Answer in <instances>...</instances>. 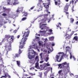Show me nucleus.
Returning a JSON list of instances; mask_svg holds the SVG:
<instances>
[{"mask_svg":"<svg viewBox=\"0 0 78 78\" xmlns=\"http://www.w3.org/2000/svg\"><path fill=\"white\" fill-rule=\"evenodd\" d=\"M33 44L32 45H30L28 48V58L30 59H32L33 58H34L35 56L34 55L36 54V52L34 51V50H33V48H34L35 47L36 48L37 50H38V51H40L39 49L40 48L37 46V44L36 43L34 44V42H32Z\"/></svg>","mask_w":78,"mask_h":78,"instance_id":"obj_1","label":"nucleus"},{"mask_svg":"<svg viewBox=\"0 0 78 78\" xmlns=\"http://www.w3.org/2000/svg\"><path fill=\"white\" fill-rule=\"evenodd\" d=\"M27 31V30H26L24 32L23 31L22 32L23 34V37H24L22 38L21 41V43L23 42V44H24L23 43H25V42H26V41L27 40V38L28 37V36H29L30 32L29 31Z\"/></svg>","mask_w":78,"mask_h":78,"instance_id":"obj_2","label":"nucleus"},{"mask_svg":"<svg viewBox=\"0 0 78 78\" xmlns=\"http://www.w3.org/2000/svg\"><path fill=\"white\" fill-rule=\"evenodd\" d=\"M47 20V18H44L43 19H42V21H43L42 22H41L40 23V28H41V30H45V29H46V30H48L49 29V27H47L45 25H46L47 24H44L45 22Z\"/></svg>","mask_w":78,"mask_h":78,"instance_id":"obj_3","label":"nucleus"},{"mask_svg":"<svg viewBox=\"0 0 78 78\" xmlns=\"http://www.w3.org/2000/svg\"><path fill=\"white\" fill-rule=\"evenodd\" d=\"M11 0H7V5H16L19 4V2L18 0H14L12 2H10Z\"/></svg>","mask_w":78,"mask_h":78,"instance_id":"obj_4","label":"nucleus"},{"mask_svg":"<svg viewBox=\"0 0 78 78\" xmlns=\"http://www.w3.org/2000/svg\"><path fill=\"white\" fill-rule=\"evenodd\" d=\"M9 44H7V45H6L5 46V47L6 48V47H8V50L7 51V53H8V51H10V50H11V43L12 42V41L10 39H9L8 41Z\"/></svg>","mask_w":78,"mask_h":78,"instance_id":"obj_5","label":"nucleus"},{"mask_svg":"<svg viewBox=\"0 0 78 78\" xmlns=\"http://www.w3.org/2000/svg\"><path fill=\"white\" fill-rule=\"evenodd\" d=\"M35 59L36 61H37V62L35 64V67L37 68V69H40V67H39V63H38V62L39 60L38 58V56H37L35 57Z\"/></svg>","mask_w":78,"mask_h":78,"instance_id":"obj_6","label":"nucleus"},{"mask_svg":"<svg viewBox=\"0 0 78 78\" xmlns=\"http://www.w3.org/2000/svg\"><path fill=\"white\" fill-rule=\"evenodd\" d=\"M63 71H64L65 72H66L67 73L68 72H69V70L70 69L69 65H67L66 66L63 67Z\"/></svg>","mask_w":78,"mask_h":78,"instance_id":"obj_7","label":"nucleus"},{"mask_svg":"<svg viewBox=\"0 0 78 78\" xmlns=\"http://www.w3.org/2000/svg\"><path fill=\"white\" fill-rule=\"evenodd\" d=\"M4 74L5 75L4 76H2V77H1L0 78H6V77H7V76H8V78H11V76H9L8 75V73H6V72H8V71L5 70V71H4Z\"/></svg>","mask_w":78,"mask_h":78,"instance_id":"obj_8","label":"nucleus"},{"mask_svg":"<svg viewBox=\"0 0 78 78\" xmlns=\"http://www.w3.org/2000/svg\"><path fill=\"white\" fill-rule=\"evenodd\" d=\"M60 56H61L60 55H56V57H55V59L57 60V62H61V61L62 60V56H61L60 57Z\"/></svg>","mask_w":78,"mask_h":78,"instance_id":"obj_9","label":"nucleus"},{"mask_svg":"<svg viewBox=\"0 0 78 78\" xmlns=\"http://www.w3.org/2000/svg\"><path fill=\"white\" fill-rule=\"evenodd\" d=\"M49 63L48 62L47 63H44L42 65H40V67H43L44 69H45V67H47L48 66H50V65L49 64Z\"/></svg>","mask_w":78,"mask_h":78,"instance_id":"obj_10","label":"nucleus"},{"mask_svg":"<svg viewBox=\"0 0 78 78\" xmlns=\"http://www.w3.org/2000/svg\"><path fill=\"white\" fill-rule=\"evenodd\" d=\"M23 7H18L17 10L16 11L17 14H19V13H20V12H22V11H23Z\"/></svg>","mask_w":78,"mask_h":78,"instance_id":"obj_11","label":"nucleus"},{"mask_svg":"<svg viewBox=\"0 0 78 78\" xmlns=\"http://www.w3.org/2000/svg\"><path fill=\"white\" fill-rule=\"evenodd\" d=\"M9 37V35H5V38L4 39H3V40L2 41V42H4L5 41V40H8Z\"/></svg>","mask_w":78,"mask_h":78,"instance_id":"obj_12","label":"nucleus"},{"mask_svg":"<svg viewBox=\"0 0 78 78\" xmlns=\"http://www.w3.org/2000/svg\"><path fill=\"white\" fill-rule=\"evenodd\" d=\"M78 37L77 36H75L74 37L73 40H72V43L75 42V41H78Z\"/></svg>","mask_w":78,"mask_h":78,"instance_id":"obj_13","label":"nucleus"},{"mask_svg":"<svg viewBox=\"0 0 78 78\" xmlns=\"http://www.w3.org/2000/svg\"><path fill=\"white\" fill-rule=\"evenodd\" d=\"M62 66H63V67H66V66H67L68 65L69 66V63H67L66 62L62 63Z\"/></svg>","mask_w":78,"mask_h":78,"instance_id":"obj_14","label":"nucleus"},{"mask_svg":"<svg viewBox=\"0 0 78 78\" xmlns=\"http://www.w3.org/2000/svg\"><path fill=\"white\" fill-rule=\"evenodd\" d=\"M21 44H22V45H20V47H19V48H23V46H24V45H25V42L24 43H23V42L22 43H21V41L20 42V45H21Z\"/></svg>","mask_w":78,"mask_h":78,"instance_id":"obj_15","label":"nucleus"},{"mask_svg":"<svg viewBox=\"0 0 78 78\" xmlns=\"http://www.w3.org/2000/svg\"><path fill=\"white\" fill-rule=\"evenodd\" d=\"M41 2H42V0H39V3L37 4L38 6L40 7V8H42V6H41Z\"/></svg>","mask_w":78,"mask_h":78,"instance_id":"obj_16","label":"nucleus"},{"mask_svg":"<svg viewBox=\"0 0 78 78\" xmlns=\"http://www.w3.org/2000/svg\"><path fill=\"white\" fill-rule=\"evenodd\" d=\"M47 48L48 49V50H49L48 51V54H49L50 52H51V51H53V48H52V50H51V49L50 48H49V46H47Z\"/></svg>","mask_w":78,"mask_h":78,"instance_id":"obj_17","label":"nucleus"},{"mask_svg":"<svg viewBox=\"0 0 78 78\" xmlns=\"http://www.w3.org/2000/svg\"><path fill=\"white\" fill-rule=\"evenodd\" d=\"M55 5H59L61 3V1L60 0H58V2H55Z\"/></svg>","mask_w":78,"mask_h":78,"instance_id":"obj_18","label":"nucleus"},{"mask_svg":"<svg viewBox=\"0 0 78 78\" xmlns=\"http://www.w3.org/2000/svg\"><path fill=\"white\" fill-rule=\"evenodd\" d=\"M46 56L47 57L46 58H44V61H45L46 62H48V60L49 59V58H48V55H46Z\"/></svg>","mask_w":78,"mask_h":78,"instance_id":"obj_19","label":"nucleus"},{"mask_svg":"<svg viewBox=\"0 0 78 78\" xmlns=\"http://www.w3.org/2000/svg\"><path fill=\"white\" fill-rule=\"evenodd\" d=\"M38 44L39 46H43V42L41 41H39L38 42Z\"/></svg>","mask_w":78,"mask_h":78,"instance_id":"obj_20","label":"nucleus"},{"mask_svg":"<svg viewBox=\"0 0 78 78\" xmlns=\"http://www.w3.org/2000/svg\"><path fill=\"white\" fill-rule=\"evenodd\" d=\"M46 70H47V71H48V72L49 71H50V70H51V72H52V68H51L50 67L47 68Z\"/></svg>","mask_w":78,"mask_h":78,"instance_id":"obj_21","label":"nucleus"},{"mask_svg":"<svg viewBox=\"0 0 78 78\" xmlns=\"http://www.w3.org/2000/svg\"><path fill=\"white\" fill-rule=\"evenodd\" d=\"M68 8H69V5H67L65 6L64 9H65V11H68Z\"/></svg>","mask_w":78,"mask_h":78,"instance_id":"obj_22","label":"nucleus"},{"mask_svg":"<svg viewBox=\"0 0 78 78\" xmlns=\"http://www.w3.org/2000/svg\"><path fill=\"white\" fill-rule=\"evenodd\" d=\"M58 69H63V67L62 66V64H59L58 65Z\"/></svg>","mask_w":78,"mask_h":78,"instance_id":"obj_23","label":"nucleus"},{"mask_svg":"<svg viewBox=\"0 0 78 78\" xmlns=\"http://www.w3.org/2000/svg\"><path fill=\"white\" fill-rule=\"evenodd\" d=\"M62 70H60L58 71V73L60 75H61L62 76V75H63V74L62 73Z\"/></svg>","mask_w":78,"mask_h":78,"instance_id":"obj_24","label":"nucleus"},{"mask_svg":"<svg viewBox=\"0 0 78 78\" xmlns=\"http://www.w3.org/2000/svg\"><path fill=\"white\" fill-rule=\"evenodd\" d=\"M40 33H41L42 34H41L42 36H44V34H45V32H46V31H45V30L41 31L40 30Z\"/></svg>","mask_w":78,"mask_h":78,"instance_id":"obj_25","label":"nucleus"},{"mask_svg":"<svg viewBox=\"0 0 78 78\" xmlns=\"http://www.w3.org/2000/svg\"><path fill=\"white\" fill-rule=\"evenodd\" d=\"M66 51H69L70 50V48L69 46L66 47Z\"/></svg>","mask_w":78,"mask_h":78,"instance_id":"obj_26","label":"nucleus"},{"mask_svg":"<svg viewBox=\"0 0 78 78\" xmlns=\"http://www.w3.org/2000/svg\"><path fill=\"white\" fill-rule=\"evenodd\" d=\"M17 64L19 67H20V61H16Z\"/></svg>","mask_w":78,"mask_h":78,"instance_id":"obj_27","label":"nucleus"},{"mask_svg":"<svg viewBox=\"0 0 78 78\" xmlns=\"http://www.w3.org/2000/svg\"><path fill=\"white\" fill-rule=\"evenodd\" d=\"M28 74H23V77L22 78H26V76H28ZM27 78H31V77H27Z\"/></svg>","mask_w":78,"mask_h":78,"instance_id":"obj_28","label":"nucleus"},{"mask_svg":"<svg viewBox=\"0 0 78 78\" xmlns=\"http://www.w3.org/2000/svg\"><path fill=\"white\" fill-rule=\"evenodd\" d=\"M49 39L50 41H53L54 39V37H49Z\"/></svg>","mask_w":78,"mask_h":78,"instance_id":"obj_29","label":"nucleus"},{"mask_svg":"<svg viewBox=\"0 0 78 78\" xmlns=\"http://www.w3.org/2000/svg\"><path fill=\"white\" fill-rule=\"evenodd\" d=\"M73 33H74V32H72V33L71 34L69 35V37H67L68 39H70V37L73 34Z\"/></svg>","mask_w":78,"mask_h":78,"instance_id":"obj_30","label":"nucleus"},{"mask_svg":"<svg viewBox=\"0 0 78 78\" xmlns=\"http://www.w3.org/2000/svg\"><path fill=\"white\" fill-rule=\"evenodd\" d=\"M12 37H11L10 39V40L12 42H13V40H14V36H12Z\"/></svg>","mask_w":78,"mask_h":78,"instance_id":"obj_31","label":"nucleus"},{"mask_svg":"<svg viewBox=\"0 0 78 78\" xmlns=\"http://www.w3.org/2000/svg\"><path fill=\"white\" fill-rule=\"evenodd\" d=\"M12 37H11L10 39V40L12 42H13V40H14V36H12Z\"/></svg>","mask_w":78,"mask_h":78,"instance_id":"obj_32","label":"nucleus"},{"mask_svg":"<svg viewBox=\"0 0 78 78\" xmlns=\"http://www.w3.org/2000/svg\"><path fill=\"white\" fill-rule=\"evenodd\" d=\"M3 20H1V21H0V25L1 26H2V25H3V23H3Z\"/></svg>","mask_w":78,"mask_h":78,"instance_id":"obj_33","label":"nucleus"},{"mask_svg":"<svg viewBox=\"0 0 78 78\" xmlns=\"http://www.w3.org/2000/svg\"><path fill=\"white\" fill-rule=\"evenodd\" d=\"M43 41H44V43H45V42H47L48 40L46 38H45V39H44Z\"/></svg>","mask_w":78,"mask_h":78,"instance_id":"obj_34","label":"nucleus"},{"mask_svg":"<svg viewBox=\"0 0 78 78\" xmlns=\"http://www.w3.org/2000/svg\"><path fill=\"white\" fill-rule=\"evenodd\" d=\"M59 25H60V26H61V24L60 23H59L57 25H56L57 27L58 28V27H59Z\"/></svg>","mask_w":78,"mask_h":78,"instance_id":"obj_35","label":"nucleus"},{"mask_svg":"<svg viewBox=\"0 0 78 78\" xmlns=\"http://www.w3.org/2000/svg\"><path fill=\"white\" fill-rule=\"evenodd\" d=\"M48 71H46L45 72V73H44V76H47V73H48Z\"/></svg>","mask_w":78,"mask_h":78,"instance_id":"obj_36","label":"nucleus"},{"mask_svg":"<svg viewBox=\"0 0 78 78\" xmlns=\"http://www.w3.org/2000/svg\"><path fill=\"white\" fill-rule=\"evenodd\" d=\"M47 16V15L46 14L41 15L40 16V17H45V16Z\"/></svg>","mask_w":78,"mask_h":78,"instance_id":"obj_37","label":"nucleus"},{"mask_svg":"<svg viewBox=\"0 0 78 78\" xmlns=\"http://www.w3.org/2000/svg\"><path fill=\"white\" fill-rule=\"evenodd\" d=\"M44 6L46 9H47V8H48L49 7V6H48V5H44Z\"/></svg>","mask_w":78,"mask_h":78,"instance_id":"obj_38","label":"nucleus"},{"mask_svg":"<svg viewBox=\"0 0 78 78\" xmlns=\"http://www.w3.org/2000/svg\"><path fill=\"white\" fill-rule=\"evenodd\" d=\"M70 20L71 22H72V23H73V21H74V19L72 18H71L70 19Z\"/></svg>","mask_w":78,"mask_h":78,"instance_id":"obj_39","label":"nucleus"},{"mask_svg":"<svg viewBox=\"0 0 78 78\" xmlns=\"http://www.w3.org/2000/svg\"><path fill=\"white\" fill-rule=\"evenodd\" d=\"M70 55V59H72V53L70 52L69 53Z\"/></svg>","mask_w":78,"mask_h":78,"instance_id":"obj_40","label":"nucleus"},{"mask_svg":"<svg viewBox=\"0 0 78 78\" xmlns=\"http://www.w3.org/2000/svg\"><path fill=\"white\" fill-rule=\"evenodd\" d=\"M2 15L3 16H6L7 14L5 13H3L2 14Z\"/></svg>","mask_w":78,"mask_h":78,"instance_id":"obj_41","label":"nucleus"},{"mask_svg":"<svg viewBox=\"0 0 78 78\" xmlns=\"http://www.w3.org/2000/svg\"><path fill=\"white\" fill-rule=\"evenodd\" d=\"M27 19V17H24V18H23L22 20V21H24V20H26Z\"/></svg>","mask_w":78,"mask_h":78,"instance_id":"obj_42","label":"nucleus"},{"mask_svg":"<svg viewBox=\"0 0 78 78\" xmlns=\"http://www.w3.org/2000/svg\"><path fill=\"white\" fill-rule=\"evenodd\" d=\"M30 75L31 76H33V75H35V73H34V74H33V73H29Z\"/></svg>","mask_w":78,"mask_h":78,"instance_id":"obj_43","label":"nucleus"},{"mask_svg":"<svg viewBox=\"0 0 78 78\" xmlns=\"http://www.w3.org/2000/svg\"><path fill=\"white\" fill-rule=\"evenodd\" d=\"M28 15V14H27V12H25L24 14V16H25V17L27 16Z\"/></svg>","mask_w":78,"mask_h":78,"instance_id":"obj_44","label":"nucleus"},{"mask_svg":"<svg viewBox=\"0 0 78 78\" xmlns=\"http://www.w3.org/2000/svg\"><path fill=\"white\" fill-rule=\"evenodd\" d=\"M19 54H15V57L16 58L17 57L18 58V57H19Z\"/></svg>","mask_w":78,"mask_h":78,"instance_id":"obj_45","label":"nucleus"},{"mask_svg":"<svg viewBox=\"0 0 78 78\" xmlns=\"http://www.w3.org/2000/svg\"><path fill=\"white\" fill-rule=\"evenodd\" d=\"M67 35H68V34H67V33L64 34V37H66V36H67Z\"/></svg>","mask_w":78,"mask_h":78,"instance_id":"obj_46","label":"nucleus"},{"mask_svg":"<svg viewBox=\"0 0 78 78\" xmlns=\"http://www.w3.org/2000/svg\"><path fill=\"white\" fill-rule=\"evenodd\" d=\"M22 52V51L20 50V49H19V54L20 55Z\"/></svg>","mask_w":78,"mask_h":78,"instance_id":"obj_47","label":"nucleus"},{"mask_svg":"<svg viewBox=\"0 0 78 78\" xmlns=\"http://www.w3.org/2000/svg\"><path fill=\"white\" fill-rule=\"evenodd\" d=\"M17 31V30H16L14 31H13V33H16Z\"/></svg>","mask_w":78,"mask_h":78,"instance_id":"obj_48","label":"nucleus"},{"mask_svg":"<svg viewBox=\"0 0 78 78\" xmlns=\"http://www.w3.org/2000/svg\"><path fill=\"white\" fill-rule=\"evenodd\" d=\"M31 62H33L32 63H33V64H34L35 62V60H32Z\"/></svg>","mask_w":78,"mask_h":78,"instance_id":"obj_49","label":"nucleus"},{"mask_svg":"<svg viewBox=\"0 0 78 78\" xmlns=\"http://www.w3.org/2000/svg\"><path fill=\"white\" fill-rule=\"evenodd\" d=\"M51 18H53V17H51V18H50L49 19V21L48 22V23H49L50 22V21H51Z\"/></svg>","mask_w":78,"mask_h":78,"instance_id":"obj_50","label":"nucleus"},{"mask_svg":"<svg viewBox=\"0 0 78 78\" xmlns=\"http://www.w3.org/2000/svg\"><path fill=\"white\" fill-rule=\"evenodd\" d=\"M35 37H36V39H38V40H39V37H37L36 36H35Z\"/></svg>","mask_w":78,"mask_h":78,"instance_id":"obj_51","label":"nucleus"},{"mask_svg":"<svg viewBox=\"0 0 78 78\" xmlns=\"http://www.w3.org/2000/svg\"><path fill=\"white\" fill-rule=\"evenodd\" d=\"M3 9L5 10V11H6V10H7V9L5 7H3Z\"/></svg>","mask_w":78,"mask_h":78,"instance_id":"obj_52","label":"nucleus"},{"mask_svg":"<svg viewBox=\"0 0 78 78\" xmlns=\"http://www.w3.org/2000/svg\"><path fill=\"white\" fill-rule=\"evenodd\" d=\"M34 7H35V6H33L30 8V9H33L34 8Z\"/></svg>","mask_w":78,"mask_h":78,"instance_id":"obj_53","label":"nucleus"},{"mask_svg":"<svg viewBox=\"0 0 78 78\" xmlns=\"http://www.w3.org/2000/svg\"><path fill=\"white\" fill-rule=\"evenodd\" d=\"M42 53H41L40 55V56L41 58H42Z\"/></svg>","mask_w":78,"mask_h":78,"instance_id":"obj_54","label":"nucleus"},{"mask_svg":"<svg viewBox=\"0 0 78 78\" xmlns=\"http://www.w3.org/2000/svg\"><path fill=\"white\" fill-rule=\"evenodd\" d=\"M70 3H72V4H73V3H74L73 1L72 0V1H71L70 2Z\"/></svg>","mask_w":78,"mask_h":78,"instance_id":"obj_55","label":"nucleus"},{"mask_svg":"<svg viewBox=\"0 0 78 78\" xmlns=\"http://www.w3.org/2000/svg\"><path fill=\"white\" fill-rule=\"evenodd\" d=\"M46 11L47 12H48V13H50V12H48V9H46Z\"/></svg>","mask_w":78,"mask_h":78,"instance_id":"obj_56","label":"nucleus"},{"mask_svg":"<svg viewBox=\"0 0 78 78\" xmlns=\"http://www.w3.org/2000/svg\"><path fill=\"white\" fill-rule=\"evenodd\" d=\"M34 69V67H33L32 68H30V70H31V69Z\"/></svg>","mask_w":78,"mask_h":78,"instance_id":"obj_57","label":"nucleus"},{"mask_svg":"<svg viewBox=\"0 0 78 78\" xmlns=\"http://www.w3.org/2000/svg\"><path fill=\"white\" fill-rule=\"evenodd\" d=\"M52 31H53V30H51V29L49 30V32H52Z\"/></svg>","mask_w":78,"mask_h":78,"instance_id":"obj_58","label":"nucleus"},{"mask_svg":"<svg viewBox=\"0 0 78 78\" xmlns=\"http://www.w3.org/2000/svg\"><path fill=\"white\" fill-rule=\"evenodd\" d=\"M73 59H74V61H75L76 59H75V57H74V56H73Z\"/></svg>","mask_w":78,"mask_h":78,"instance_id":"obj_59","label":"nucleus"},{"mask_svg":"<svg viewBox=\"0 0 78 78\" xmlns=\"http://www.w3.org/2000/svg\"><path fill=\"white\" fill-rule=\"evenodd\" d=\"M10 32H12V31H13V30L12 29H10Z\"/></svg>","mask_w":78,"mask_h":78,"instance_id":"obj_60","label":"nucleus"},{"mask_svg":"<svg viewBox=\"0 0 78 78\" xmlns=\"http://www.w3.org/2000/svg\"><path fill=\"white\" fill-rule=\"evenodd\" d=\"M44 62V61H41L40 62V63H43Z\"/></svg>","mask_w":78,"mask_h":78,"instance_id":"obj_61","label":"nucleus"},{"mask_svg":"<svg viewBox=\"0 0 78 78\" xmlns=\"http://www.w3.org/2000/svg\"><path fill=\"white\" fill-rule=\"evenodd\" d=\"M52 46H54L55 45V43H52Z\"/></svg>","mask_w":78,"mask_h":78,"instance_id":"obj_62","label":"nucleus"},{"mask_svg":"<svg viewBox=\"0 0 78 78\" xmlns=\"http://www.w3.org/2000/svg\"><path fill=\"white\" fill-rule=\"evenodd\" d=\"M40 78H42V74H40Z\"/></svg>","mask_w":78,"mask_h":78,"instance_id":"obj_63","label":"nucleus"},{"mask_svg":"<svg viewBox=\"0 0 78 78\" xmlns=\"http://www.w3.org/2000/svg\"><path fill=\"white\" fill-rule=\"evenodd\" d=\"M75 76H77L76 78H78V75H76Z\"/></svg>","mask_w":78,"mask_h":78,"instance_id":"obj_64","label":"nucleus"}]
</instances>
